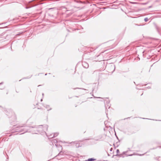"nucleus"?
<instances>
[{"instance_id": "1", "label": "nucleus", "mask_w": 161, "mask_h": 161, "mask_svg": "<svg viewBox=\"0 0 161 161\" xmlns=\"http://www.w3.org/2000/svg\"><path fill=\"white\" fill-rule=\"evenodd\" d=\"M95 160V159H94L91 158L89 159H88V161H93L94 160Z\"/></svg>"}, {"instance_id": "4", "label": "nucleus", "mask_w": 161, "mask_h": 161, "mask_svg": "<svg viewBox=\"0 0 161 161\" xmlns=\"http://www.w3.org/2000/svg\"><path fill=\"white\" fill-rule=\"evenodd\" d=\"M30 90V92H31V90Z\"/></svg>"}, {"instance_id": "2", "label": "nucleus", "mask_w": 161, "mask_h": 161, "mask_svg": "<svg viewBox=\"0 0 161 161\" xmlns=\"http://www.w3.org/2000/svg\"><path fill=\"white\" fill-rule=\"evenodd\" d=\"M144 20L145 21H147L148 20V19L147 18H146Z\"/></svg>"}, {"instance_id": "3", "label": "nucleus", "mask_w": 161, "mask_h": 161, "mask_svg": "<svg viewBox=\"0 0 161 161\" xmlns=\"http://www.w3.org/2000/svg\"><path fill=\"white\" fill-rule=\"evenodd\" d=\"M116 151L117 153H119V149H117Z\"/></svg>"}]
</instances>
